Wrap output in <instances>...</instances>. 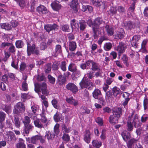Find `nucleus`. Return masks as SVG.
I'll return each instance as SVG.
<instances>
[{"mask_svg": "<svg viewBox=\"0 0 148 148\" xmlns=\"http://www.w3.org/2000/svg\"><path fill=\"white\" fill-rule=\"evenodd\" d=\"M128 120L127 124V130L128 131H131L133 129V125L136 128L139 126V121L137 116L132 113L128 118Z\"/></svg>", "mask_w": 148, "mask_h": 148, "instance_id": "f257e3e1", "label": "nucleus"}, {"mask_svg": "<svg viewBox=\"0 0 148 148\" xmlns=\"http://www.w3.org/2000/svg\"><path fill=\"white\" fill-rule=\"evenodd\" d=\"M35 91L38 93H39L41 90L43 94L47 95L49 93V91L47 89V85L45 82H42L40 84L36 83L34 84Z\"/></svg>", "mask_w": 148, "mask_h": 148, "instance_id": "f03ea898", "label": "nucleus"}, {"mask_svg": "<svg viewBox=\"0 0 148 148\" xmlns=\"http://www.w3.org/2000/svg\"><path fill=\"white\" fill-rule=\"evenodd\" d=\"M102 23L103 22L100 18H97L95 20L92 28L95 35L100 34L101 31L103 29L102 27L100 26Z\"/></svg>", "mask_w": 148, "mask_h": 148, "instance_id": "7ed1b4c3", "label": "nucleus"}, {"mask_svg": "<svg viewBox=\"0 0 148 148\" xmlns=\"http://www.w3.org/2000/svg\"><path fill=\"white\" fill-rule=\"evenodd\" d=\"M81 88H86L89 90H92L93 87V84L90 81H88L87 79L83 78L79 83Z\"/></svg>", "mask_w": 148, "mask_h": 148, "instance_id": "20e7f679", "label": "nucleus"}, {"mask_svg": "<svg viewBox=\"0 0 148 148\" xmlns=\"http://www.w3.org/2000/svg\"><path fill=\"white\" fill-rule=\"evenodd\" d=\"M25 108L24 104L22 102L17 103L14 106L13 113L14 114L19 115L25 111Z\"/></svg>", "mask_w": 148, "mask_h": 148, "instance_id": "39448f33", "label": "nucleus"}, {"mask_svg": "<svg viewBox=\"0 0 148 148\" xmlns=\"http://www.w3.org/2000/svg\"><path fill=\"white\" fill-rule=\"evenodd\" d=\"M92 96L95 99L100 101V102H103L104 100L100 90L98 89H95L92 93Z\"/></svg>", "mask_w": 148, "mask_h": 148, "instance_id": "423d86ee", "label": "nucleus"}, {"mask_svg": "<svg viewBox=\"0 0 148 148\" xmlns=\"http://www.w3.org/2000/svg\"><path fill=\"white\" fill-rule=\"evenodd\" d=\"M126 48V45L124 43L122 42L119 43L116 49L118 52L119 56L125 51Z\"/></svg>", "mask_w": 148, "mask_h": 148, "instance_id": "0eeeda50", "label": "nucleus"}, {"mask_svg": "<svg viewBox=\"0 0 148 148\" xmlns=\"http://www.w3.org/2000/svg\"><path fill=\"white\" fill-rule=\"evenodd\" d=\"M66 88L74 93H75L78 90L77 86L73 83H69L67 84Z\"/></svg>", "mask_w": 148, "mask_h": 148, "instance_id": "6e6552de", "label": "nucleus"}, {"mask_svg": "<svg viewBox=\"0 0 148 148\" xmlns=\"http://www.w3.org/2000/svg\"><path fill=\"white\" fill-rule=\"evenodd\" d=\"M58 28V26L55 24L52 25L48 24L45 25L44 26V29L48 32H49L51 30L57 29Z\"/></svg>", "mask_w": 148, "mask_h": 148, "instance_id": "1a4fd4ad", "label": "nucleus"}, {"mask_svg": "<svg viewBox=\"0 0 148 148\" xmlns=\"http://www.w3.org/2000/svg\"><path fill=\"white\" fill-rule=\"evenodd\" d=\"M36 10L40 14H45L48 12V10L46 7L42 5H40L37 7Z\"/></svg>", "mask_w": 148, "mask_h": 148, "instance_id": "9d476101", "label": "nucleus"}, {"mask_svg": "<svg viewBox=\"0 0 148 148\" xmlns=\"http://www.w3.org/2000/svg\"><path fill=\"white\" fill-rule=\"evenodd\" d=\"M91 133L88 130H86L84 135V140L85 141L89 143H90L91 140Z\"/></svg>", "mask_w": 148, "mask_h": 148, "instance_id": "9b49d317", "label": "nucleus"}, {"mask_svg": "<svg viewBox=\"0 0 148 148\" xmlns=\"http://www.w3.org/2000/svg\"><path fill=\"white\" fill-rule=\"evenodd\" d=\"M122 110L121 108H114L113 110V114L119 118L122 114Z\"/></svg>", "mask_w": 148, "mask_h": 148, "instance_id": "f8f14e48", "label": "nucleus"}, {"mask_svg": "<svg viewBox=\"0 0 148 148\" xmlns=\"http://www.w3.org/2000/svg\"><path fill=\"white\" fill-rule=\"evenodd\" d=\"M78 4L77 0H73L71 2L70 6L72 8L74 13H76L77 12V5Z\"/></svg>", "mask_w": 148, "mask_h": 148, "instance_id": "ddd939ff", "label": "nucleus"}, {"mask_svg": "<svg viewBox=\"0 0 148 148\" xmlns=\"http://www.w3.org/2000/svg\"><path fill=\"white\" fill-rule=\"evenodd\" d=\"M40 137L39 135H36L31 138H26V140L27 141L29 142V143L35 144L39 140Z\"/></svg>", "mask_w": 148, "mask_h": 148, "instance_id": "4468645a", "label": "nucleus"}, {"mask_svg": "<svg viewBox=\"0 0 148 148\" xmlns=\"http://www.w3.org/2000/svg\"><path fill=\"white\" fill-rule=\"evenodd\" d=\"M35 49V45L33 44L31 46L28 43L27 44V52L28 56H30L31 54H33L34 51Z\"/></svg>", "mask_w": 148, "mask_h": 148, "instance_id": "2eb2a0df", "label": "nucleus"}, {"mask_svg": "<svg viewBox=\"0 0 148 148\" xmlns=\"http://www.w3.org/2000/svg\"><path fill=\"white\" fill-rule=\"evenodd\" d=\"M140 36L139 35H135L133 36L131 41V43L132 46L136 47L137 43L140 40Z\"/></svg>", "mask_w": 148, "mask_h": 148, "instance_id": "dca6fc26", "label": "nucleus"}, {"mask_svg": "<svg viewBox=\"0 0 148 148\" xmlns=\"http://www.w3.org/2000/svg\"><path fill=\"white\" fill-rule=\"evenodd\" d=\"M46 113L45 111L42 110V113L40 114V115L41 117L40 119L41 122L44 123V126L46 127L47 125V119L45 116Z\"/></svg>", "mask_w": 148, "mask_h": 148, "instance_id": "f3484780", "label": "nucleus"}, {"mask_svg": "<svg viewBox=\"0 0 148 148\" xmlns=\"http://www.w3.org/2000/svg\"><path fill=\"white\" fill-rule=\"evenodd\" d=\"M52 9L55 11H58L61 8V5L58 1H54L51 4Z\"/></svg>", "mask_w": 148, "mask_h": 148, "instance_id": "a211bd4d", "label": "nucleus"}, {"mask_svg": "<svg viewBox=\"0 0 148 148\" xmlns=\"http://www.w3.org/2000/svg\"><path fill=\"white\" fill-rule=\"evenodd\" d=\"M123 140L127 142L128 139L130 138V134L127 131H123L121 134Z\"/></svg>", "mask_w": 148, "mask_h": 148, "instance_id": "6ab92c4d", "label": "nucleus"}, {"mask_svg": "<svg viewBox=\"0 0 148 148\" xmlns=\"http://www.w3.org/2000/svg\"><path fill=\"white\" fill-rule=\"evenodd\" d=\"M62 132L64 133H69L71 130V127L68 124L67 125L63 123L61 126Z\"/></svg>", "mask_w": 148, "mask_h": 148, "instance_id": "aec40b11", "label": "nucleus"}, {"mask_svg": "<svg viewBox=\"0 0 148 148\" xmlns=\"http://www.w3.org/2000/svg\"><path fill=\"white\" fill-rule=\"evenodd\" d=\"M56 75L58 76V81L60 85H62L65 83L66 79L65 78L63 77L61 73H60L59 74L57 73L56 74Z\"/></svg>", "mask_w": 148, "mask_h": 148, "instance_id": "412c9836", "label": "nucleus"}, {"mask_svg": "<svg viewBox=\"0 0 148 148\" xmlns=\"http://www.w3.org/2000/svg\"><path fill=\"white\" fill-rule=\"evenodd\" d=\"M53 118L55 121L56 122H58L59 121L62 122H63L64 117L60 114L56 113L54 116Z\"/></svg>", "mask_w": 148, "mask_h": 148, "instance_id": "4be33fe9", "label": "nucleus"}, {"mask_svg": "<svg viewBox=\"0 0 148 148\" xmlns=\"http://www.w3.org/2000/svg\"><path fill=\"white\" fill-rule=\"evenodd\" d=\"M6 138L9 141H11L12 140L15 139V135L13 132L10 131L7 133L6 135Z\"/></svg>", "mask_w": 148, "mask_h": 148, "instance_id": "5701e85b", "label": "nucleus"}, {"mask_svg": "<svg viewBox=\"0 0 148 148\" xmlns=\"http://www.w3.org/2000/svg\"><path fill=\"white\" fill-rule=\"evenodd\" d=\"M119 119V118L115 116L113 114L110 116L109 121L110 123L114 125L118 123V120Z\"/></svg>", "mask_w": 148, "mask_h": 148, "instance_id": "b1692460", "label": "nucleus"}, {"mask_svg": "<svg viewBox=\"0 0 148 148\" xmlns=\"http://www.w3.org/2000/svg\"><path fill=\"white\" fill-rule=\"evenodd\" d=\"M125 35V33L123 29H121L116 32L115 35V38L116 39H119L123 38Z\"/></svg>", "mask_w": 148, "mask_h": 148, "instance_id": "393cba45", "label": "nucleus"}, {"mask_svg": "<svg viewBox=\"0 0 148 148\" xmlns=\"http://www.w3.org/2000/svg\"><path fill=\"white\" fill-rule=\"evenodd\" d=\"M71 27L73 30L74 29H78L79 28L78 23L75 19L71 20L70 22Z\"/></svg>", "mask_w": 148, "mask_h": 148, "instance_id": "a878e982", "label": "nucleus"}, {"mask_svg": "<svg viewBox=\"0 0 148 148\" xmlns=\"http://www.w3.org/2000/svg\"><path fill=\"white\" fill-rule=\"evenodd\" d=\"M148 42V40L144 39L143 41L141 43L140 50L143 53H146L147 52L146 45Z\"/></svg>", "mask_w": 148, "mask_h": 148, "instance_id": "bb28decb", "label": "nucleus"}, {"mask_svg": "<svg viewBox=\"0 0 148 148\" xmlns=\"http://www.w3.org/2000/svg\"><path fill=\"white\" fill-rule=\"evenodd\" d=\"M137 141L138 140H137L134 138L130 139L127 143V146L128 148H132L133 145L137 143Z\"/></svg>", "mask_w": 148, "mask_h": 148, "instance_id": "cd10ccee", "label": "nucleus"}, {"mask_svg": "<svg viewBox=\"0 0 148 148\" xmlns=\"http://www.w3.org/2000/svg\"><path fill=\"white\" fill-rule=\"evenodd\" d=\"M137 141L138 140H137L134 138L130 139L127 143V146L128 148H132L133 145L137 143Z\"/></svg>", "mask_w": 148, "mask_h": 148, "instance_id": "c85d7f7f", "label": "nucleus"}, {"mask_svg": "<svg viewBox=\"0 0 148 148\" xmlns=\"http://www.w3.org/2000/svg\"><path fill=\"white\" fill-rule=\"evenodd\" d=\"M82 10L83 12L88 11L90 13L92 11L93 8L90 6L87 5H83L82 8Z\"/></svg>", "mask_w": 148, "mask_h": 148, "instance_id": "c756f323", "label": "nucleus"}, {"mask_svg": "<svg viewBox=\"0 0 148 148\" xmlns=\"http://www.w3.org/2000/svg\"><path fill=\"white\" fill-rule=\"evenodd\" d=\"M0 25L2 29L6 30L9 31L12 29L10 25L8 23H1L0 24Z\"/></svg>", "mask_w": 148, "mask_h": 148, "instance_id": "7c9ffc66", "label": "nucleus"}, {"mask_svg": "<svg viewBox=\"0 0 148 148\" xmlns=\"http://www.w3.org/2000/svg\"><path fill=\"white\" fill-rule=\"evenodd\" d=\"M16 146L17 148H26L24 140L21 138L19 139L18 142L17 143Z\"/></svg>", "mask_w": 148, "mask_h": 148, "instance_id": "2f4dec72", "label": "nucleus"}, {"mask_svg": "<svg viewBox=\"0 0 148 148\" xmlns=\"http://www.w3.org/2000/svg\"><path fill=\"white\" fill-rule=\"evenodd\" d=\"M105 28L108 35L112 36L113 34L114 29L112 27L107 25L105 26Z\"/></svg>", "mask_w": 148, "mask_h": 148, "instance_id": "473e14b6", "label": "nucleus"}, {"mask_svg": "<svg viewBox=\"0 0 148 148\" xmlns=\"http://www.w3.org/2000/svg\"><path fill=\"white\" fill-rule=\"evenodd\" d=\"M17 3V4L21 8V9L24 8L26 6L25 0H14Z\"/></svg>", "mask_w": 148, "mask_h": 148, "instance_id": "72a5a7b5", "label": "nucleus"}, {"mask_svg": "<svg viewBox=\"0 0 148 148\" xmlns=\"http://www.w3.org/2000/svg\"><path fill=\"white\" fill-rule=\"evenodd\" d=\"M55 135L53 133L50 132L49 131H47L45 135V138H46L48 140H52L54 137Z\"/></svg>", "mask_w": 148, "mask_h": 148, "instance_id": "f704fd0d", "label": "nucleus"}, {"mask_svg": "<svg viewBox=\"0 0 148 148\" xmlns=\"http://www.w3.org/2000/svg\"><path fill=\"white\" fill-rule=\"evenodd\" d=\"M76 44L75 42L70 41L69 42V48L70 51H74L76 48Z\"/></svg>", "mask_w": 148, "mask_h": 148, "instance_id": "c9c22d12", "label": "nucleus"}, {"mask_svg": "<svg viewBox=\"0 0 148 148\" xmlns=\"http://www.w3.org/2000/svg\"><path fill=\"white\" fill-rule=\"evenodd\" d=\"M79 27L80 30L81 31H84L87 25L86 23L84 20H81L79 22Z\"/></svg>", "mask_w": 148, "mask_h": 148, "instance_id": "e433bc0d", "label": "nucleus"}, {"mask_svg": "<svg viewBox=\"0 0 148 148\" xmlns=\"http://www.w3.org/2000/svg\"><path fill=\"white\" fill-rule=\"evenodd\" d=\"M124 25L127 29H131L134 26V24L130 21L125 22L124 23Z\"/></svg>", "mask_w": 148, "mask_h": 148, "instance_id": "4c0bfd02", "label": "nucleus"}, {"mask_svg": "<svg viewBox=\"0 0 148 148\" xmlns=\"http://www.w3.org/2000/svg\"><path fill=\"white\" fill-rule=\"evenodd\" d=\"M24 130L26 134H29V131L33 128V126L29 124L24 125Z\"/></svg>", "mask_w": 148, "mask_h": 148, "instance_id": "58836bf2", "label": "nucleus"}, {"mask_svg": "<svg viewBox=\"0 0 148 148\" xmlns=\"http://www.w3.org/2000/svg\"><path fill=\"white\" fill-rule=\"evenodd\" d=\"M92 144L93 147L96 148H99L102 145V143L97 140H94L92 142Z\"/></svg>", "mask_w": 148, "mask_h": 148, "instance_id": "ea45409f", "label": "nucleus"}, {"mask_svg": "<svg viewBox=\"0 0 148 148\" xmlns=\"http://www.w3.org/2000/svg\"><path fill=\"white\" fill-rule=\"evenodd\" d=\"M34 122L35 126L41 129L44 127V125L43 126V125L40 122L39 119L34 121Z\"/></svg>", "mask_w": 148, "mask_h": 148, "instance_id": "a19ab883", "label": "nucleus"}, {"mask_svg": "<svg viewBox=\"0 0 148 148\" xmlns=\"http://www.w3.org/2000/svg\"><path fill=\"white\" fill-rule=\"evenodd\" d=\"M55 51L57 53L53 55L55 57L57 56L58 54L61 53L62 52L61 47L60 45H57L55 47Z\"/></svg>", "mask_w": 148, "mask_h": 148, "instance_id": "79ce46f5", "label": "nucleus"}, {"mask_svg": "<svg viewBox=\"0 0 148 148\" xmlns=\"http://www.w3.org/2000/svg\"><path fill=\"white\" fill-rule=\"evenodd\" d=\"M112 91L113 95L114 96L116 97L119 94L121 90L119 88L117 87H114L112 88Z\"/></svg>", "mask_w": 148, "mask_h": 148, "instance_id": "37998d69", "label": "nucleus"}, {"mask_svg": "<svg viewBox=\"0 0 148 148\" xmlns=\"http://www.w3.org/2000/svg\"><path fill=\"white\" fill-rule=\"evenodd\" d=\"M77 69V66L75 64L71 63L68 66V70L69 71L72 72H74Z\"/></svg>", "mask_w": 148, "mask_h": 148, "instance_id": "c03bdc74", "label": "nucleus"}, {"mask_svg": "<svg viewBox=\"0 0 148 148\" xmlns=\"http://www.w3.org/2000/svg\"><path fill=\"white\" fill-rule=\"evenodd\" d=\"M14 123L15 126L17 128H19L20 126L21 122L19 120V118L14 116Z\"/></svg>", "mask_w": 148, "mask_h": 148, "instance_id": "a18cd8bd", "label": "nucleus"}, {"mask_svg": "<svg viewBox=\"0 0 148 148\" xmlns=\"http://www.w3.org/2000/svg\"><path fill=\"white\" fill-rule=\"evenodd\" d=\"M91 69L93 71H96L100 69L99 64L94 62L92 64Z\"/></svg>", "mask_w": 148, "mask_h": 148, "instance_id": "49530a36", "label": "nucleus"}, {"mask_svg": "<svg viewBox=\"0 0 148 148\" xmlns=\"http://www.w3.org/2000/svg\"><path fill=\"white\" fill-rule=\"evenodd\" d=\"M112 47V44L110 42L105 43L103 46L104 49L107 51H109Z\"/></svg>", "mask_w": 148, "mask_h": 148, "instance_id": "de8ad7c7", "label": "nucleus"}, {"mask_svg": "<svg viewBox=\"0 0 148 148\" xmlns=\"http://www.w3.org/2000/svg\"><path fill=\"white\" fill-rule=\"evenodd\" d=\"M16 47L18 48H21L24 45V43L21 40H17L15 42Z\"/></svg>", "mask_w": 148, "mask_h": 148, "instance_id": "09e8293b", "label": "nucleus"}, {"mask_svg": "<svg viewBox=\"0 0 148 148\" xmlns=\"http://www.w3.org/2000/svg\"><path fill=\"white\" fill-rule=\"evenodd\" d=\"M92 3L94 5L97 7H99L103 4V2L100 0H94Z\"/></svg>", "mask_w": 148, "mask_h": 148, "instance_id": "8fccbe9b", "label": "nucleus"}, {"mask_svg": "<svg viewBox=\"0 0 148 148\" xmlns=\"http://www.w3.org/2000/svg\"><path fill=\"white\" fill-rule=\"evenodd\" d=\"M27 79V77H26L25 81L23 82L22 84V90L24 91H26L28 90L27 84L26 82V80Z\"/></svg>", "mask_w": 148, "mask_h": 148, "instance_id": "3c124183", "label": "nucleus"}, {"mask_svg": "<svg viewBox=\"0 0 148 148\" xmlns=\"http://www.w3.org/2000/svg\"><path fill=\"white\" fill-rule=\"evenodd\" d=\"M66 62L65 61L62 62L60 64V69L63 71H65L66 70Z\"/></svg>", "mask_w": 148, "mask_h": 148, "instance_id": "603ef678", "label": "nucleus"}, {"mask_svg": "<svg viewBox=\"0 0 148 148\" xmlns=\"http://www.w3.org/2000/svg\"><path fill=\"white\" fill-rule=\"evenodd\" d=\"M143 142L145 144H148V133H146L143 136Z\"/></svg>", "mask_w": 148, "mask_h": 148, "instance_id": "864d4df0", "label": "nucleus"}, {"mask_svg": "<svg viewBox=\"0 0 148 148\" xmlns=\"http://www.w3.org/2000/svg\"><path fill=\"white\" fill-rule=\"evenodd\" d=\"M59 125L58 123H56L54 127V132L55 134L58 135L60 132V130L59 129Z\"/></svg>", "mask_w": 148, "mask_h": 148, "instance_id": "5fc2aeb1", "label": "nucleus"}, {"mask_svg": "<svg viewBox=\"0 0 148 148\" xmlns=\"http://www.w3.org/2000/svg\"><path fill=\"white\" fill-rule=\"evenodd\" d=\"M122 59L124 64L127 66H128L129 64L128 62L127 57L126 55H123V56Z\"/></svg>", "mask_w": 148, "mask_h": 148, "instance_id": "6e6d98bb", "label": "nucleus"}, {"mask_svg": "<svg viewBox=\"0 0 148 148\" xmlns=\"http://www.w3.org/2000/svg\"><path fill=\"white\" fill-rule=\"evenodd\" d=\"M30 120L29 118L27 116H26L23 120V122L24 125L29 124L30 123Z\"/></svg>", "mask_w": 148, "mask_h": 148, "instance_id": "4d7b16f0", "label": "nucleus"}, {"mask_svg": "<svg viewBox=\"0 0 148 148\" xmlns=\"http://www.w3.org/2000/svg\"><path fill=\"white\" fill-rule=\"evenodd\" d=\"M117 10L120 14H123L126 11L125 8L121 6H118Z\"/></svg>", "mask_w": 148, "mask_h": 148, "instance_id": "13d9d810", "label": "nucleus"}, {"mask_svg": "<svg viewBox=\"0 0 148 148\" xmlns=\"http://www.w3.org/2000/svg\"><path fill=\"white\" fill-rule=\"evenodd\" d=\"M143 106L145 110L148 108V98L146 97L144 98L143 101Z\"/></svg>", "mask_w": 148, "mask_h": 148, "instance_id": "bf43d9fd", "label": "nucleus"}, {"mask_svg": "<svg viewBox=\"0 0 148 148\" xmlns=\"http://www.w3.org/2000/svg\"><path fill=\"white\" fill-rule=\"evenodd\" d=\"M58 101L56 99H53L51 101L52 104L54 107L57 109L59 108V106L58 103Z\"/></svg>", "mask_w": 148, "mask_h": 148, "instance_id": "052dcab7", "label": "nucleus"}, {"mask_svg": "<svg viewBox=\"0 0 148 148\" xmlns=\"http://www.w3.org/2000/svg\"><path fill=\"white\" fill-rule=\"evenodd\" d=\"M110 13H109V14H111L112 15L115 14L116 13L117 10L116 8L114 7H111L109 10Z\"/></svg>", "mask_w": 148, "mask_h": 148, "instance_id": "680f3d73", "label": "nucleus"}, {"mask_svg": "<svg viewBox=\"0 0 148 148\" xmlns=\"http://www.w3.org/2000/svg\"><path fill=\"white\" fill-rule=\"evenodd\" d=\"M96 71H97V72L95 73V76L96 77H101L103 73L102 69H100Z\"/></svg>", "mask_w": 148, "mask_h": 148, "instance_id": "e2e57ef3", "label": "nucleus"}, {"mask_svg": "<svg viewBox=\"0 0 148 148\" xmlns=\"http://www.w3.org/2000/svg\"><path fill=\"white\" fill-rule=\"evenodd\" d=\"M9 46H10V47L8 49V51L10 52L13 53L16 51V49L14 46L12 44L10 43V45Z\"/></svg>", "mask_w": 148, "mask_h": 148, "instance_id": "0e129e2a", "label": "nucleus"}, {"mask_svg": "<svg viewBox=\"0 0 148 148\" xmlns=\"http://www.w3.org/2000/svg\"><path fill=\"white\" fill-rule=\"evenodd\" d=\"M8 78H10L12 81H14L15 79V75L14 74L11 73H8L7 74Z\"/></svg>", "mask_w": 148, "mask_h": 148, "instance_id": "69168bd1", "label": "nucleus"}, {"mask_svg": "<svg viewBox=\"0 0 148 148\" xmlns=\"http://www.w3.org/2000/svg\"><path fill=\"white\" fill-rule=\"evenodd\" d=\"M108 38L105 36H101L99 40L98 41V43L99 45H101L103 41L104 40H107Z\"/></svg>", "mask_w": 148, "mask_h": 148, "instance_id": "338daca9", "label": "nucleus"}, {"mask_svg": "<svg viewBox=\"0 0 148 148\" xmlns=\"http://www.w3.org/2000/svg\"><path fill=\"white\" fill-rule=\"evenodd\" d=\"M5 114L2 112H0V122H1L5 120Z\"/></svg>", "mask_w": 148, "mask_h": 148, "instance_id": "774afa93", "label": "nucleus"}]
</instances>
